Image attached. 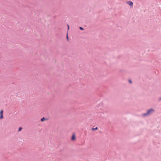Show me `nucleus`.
<instances>
[{
  "mask_svg": "<svg viewBox=\"0 0 161 161\" xmlns=\"http://www.w3.org/2000/svg\"><path fill=\"white\" fill-rule=\"evenodd\" d=\"M155 110L153 108L150 109L149 110H148L146 113L143 114L142 115L144 116H146L147 115H148L150 114H152L154 112Z\"/></svg>",
  "mask_w": 161,
  "mask_h": 161,
  "instance_id": "obj_1",
  "label": "nucleus"
},
{
  "mask_svg": "<svg viewBox=\"0 0 161 161\" xmlns=\"http://www.w3.org/2000/svg\"><path fill=\"white\" fill-rule=\"evenodd\" d=\"M127 3L130 5L131 7H132L133 6V3L130 1H128L127 2Z\"/></svg>",
  "mask_w": 161,
  "mask_h": 161,
  "instance_id": "obj_2",
  "label": "nucleus"
},
{
  "mask_svg": "<svg viewBox=\"0 0 161 161\" xmlns=\"http://www.w3.org/2000/svg\"><path fill=\"white\" fill-rule=\"evenodd\" d=\"M75 139L76 137L75 135L74 134H73L71 137V140L73 141H74L75 140Z\"/></svg>",
  "mask_w": 161,
  "mask_h": 161,
  "instance_id": "obj_3",
  "label": "nucleus"
},
{
  "mask_svg": "<svg viewBox=\"0 0 161 161\" xmlns=\"http://www.w3.org/2000/svg\"><path fill=\"white\" fill-rule=\"evenodd\" d=\"M46 120V118L44 117H43L41 119V121L42 122H43Z\"/></svg>",
  "mask_w": 161,
  "mask_h": 161,
  "instance_id": "obj_4",
  "label": "nucleus"
},
{
  "mask_svg": "<svg viewBox=\"0 0 161 161\" xmlns=\"http://www.w3.org/2000/svg\"><path fill=\"white\" fill-rule=\"evenodd\" d=\"M97 129H98V128H97V127H96L95 128L93 127V128H92V130L94 131V130H97Z\"/></svg>",
  "mask_w": 161,
  "mask_h": 161,
  "instance_id": "obj_5",
  "label": "nucleus"
},
{
  "mask_svg": "<svg viewBox=\"0 0 161 161\" xmlns=\"http://www.w3.org/2000/svg\"><path fill=\"white\" fill-rule=\"evenodd\" d=\"M3 118V114H0V119H2Z\"/></svg>",
  "mask_w": 161,
  "mask_h": 161,
  "instance_id": "obj_6",
  "label": "nucleus"
},
{
  "mask_svg": "<svg viewBox=\"0 0 161 161\" xmlns=\"http://www.w3.org/2000/svg\"><path fill=\"white\" fill-rule=\"evenodd\" d=\"M22 129V127H19L18 129V131H20Z\"/></svg>",
  "mask_w": 161,
  "mask_h": 161,
  "instance_id": "obj_7",
  "label": "nucleus"
},
{
  "mask_svg": "<svg viewBox=\"0 0 161 161\" xmlns=\"http://www.w3.org/2000/svg\"><path fill=\"white\" fill-rule=\"evenodd\" d=\"M79 29L81 31H83L84 30V29L82 27H80Z\"/></svg>",
  "mask_w": 161,
  "mask_h": 161,
  "instance_id": "obj_8",
  "label": "nucleus"
},
{
  "mask_svg": "<svg viewBox=\"0 0 161 161\" xmlns=\"http://www.w3.org/2000/svg\"><path fill=\"white\" fill-rule=\"evenodd\" d=\"M66 38H67V40L69 41V37H68V33L67 34V35H66Z\"/></svg>",
  "mask_w": 161,
  "mask_h": 161,
  "instance_id": "obj_9",
  "label": "nucleus"
},
{
  "mask_svg": "<svg viewBox=\"0 0 161 161\" xmlns=\"http://www.w3.org/2000/svg\"><path fill=\"white\" fill-rule=\"evenodd\" d=\"M3 110H1L0 111V114H3Z\"/></svg>",
  "mask_w": 161,
  "mask_h": 161,
  "instance_id": "obj_10",
  "label": "nucleus"
},
{
  "mask_svg": "<svg viewBox=\"0 0 161 161\" xmlns=\"http://www.w3.org/2000/svg\"><path fill=\"white\" fill-rule=\"evenodd\" d=\"M129 82L130 83H132V81L131 80H129Z\"/></svg>",
  "mask_w": 161,
  "mask_h": 161,
  "instance_id": "obj_11",
  "label": "nucleus"
},
{
  "mask_svg": "<svg viewBox=\"0 0 161 161\" xmlns=\"http://www.w3.org/2000/svg\"><path fill=\"white\" fill-rule=\"evenodd\" d=\"M67 26H68V30H69V25H68H68H67Z\"/></svg>",
  "mask_w": 161,
  "mask_h": 161,
  "instance_id": "obj_12",
  "label": "nucleus"
},
{
  "mask_svg": "<svg viewBox=\"0 0 161 161\" xmlns=\"http://www.w3.org/2000/svg\"><path fill=\"white\" fill-rule=\"evenodd\" d=\"M160 100H161V97L159 98V101H160Z\"/></svg>",
  "mask_w": 161,
  "mask_h": 161,
  "instance_id": "obj_13",
  "label": "nucleus"
}]
</instances>
